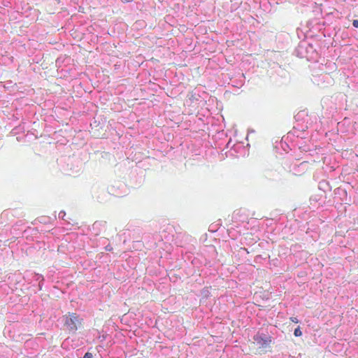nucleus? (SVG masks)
I'll return each mask as SVG.
<instances>
[{
    "label": "nucleus",
    "instance_id": "1",
    "mask_svg": "<svg viewBox=\"0 0 358 358\" xmlns=\"http://www.w3.org/2000/svg\"><path fill=\"white\" fill-rule=\"evenodd\" d=\"M63 320L69 334H75L83 322V319L75 313H68L63 316Z\"/></svg>",
    "mask_w": 358,
    "mask_h": 358
},
{
    "label": "nucleus",
    "instance_id": "2",
    "mask_svg": "<svg viewBox=\"0 0 358 358\" xmlns=\"http://www.w3.org/2000/svg\"><path fill=\"white\" fill-rule=\"evenodd\" d=\"M254 341L259 346L260 352H265L271 348V338L270 336H263L258 334L254 336Z\"/></svg>",
    "mask_w": 358,
    "mask_h": 358
},
{
    "label": "nucleus",
    "instance_id": "3",
    "mask_svg": "<svg viewBox=\"0 0 358 358\" xmlns=\"http://www.w3.org/2000/svg\"><path fill=\"white\" fill-rule=\"evenodd\" d=\"M106 224V221L100 220L96 221L92 224V230L94 235L98 236L101 233V230L105 228Z\"/></svg>",
    "mask_w": 358,
    "mask_h": 358
},
{
    "label": "nucleus",
    "instance_id": "4",
    "mask_svg": "<svg viewBox=\"0 0 358 358\" xmlns=\"http://www.w3.org/2000/svg\"><path fill=\"white\" fill-rule=\"evenodd\" d=\"M110 196V194L104 189H101L96 192L95 197L99 203H105Z\"/></svg>",
    "mask_w": 358,
    "mask_h": 358
},
{
    "label": "nucleus",
    "instance_id": "5",
    "mask_svg": "<svg viewBox=\"0 0 358 358\" xmlns=\"http://www.w3.org/2000/svg\"><path fill=\"white\" fill-rule=\"evenodd\" d=\"M30 275H31L30 280L32 281H34V282L45 281V278H44L43 275L40 273H31L30 274Z\"/></svg>",
    "mask_w": 358,
    "mask_h": 358
},
{
    "label": "nucleus",
    "instance_id": "6",
    "mask_svg": "<svg viewBox=\"0 0 358 358\" xmlns=\"http://www.w3.org/2000/svg\"><path fill=\"white\" fill-rule=\"evenodd\" d=\"M52 218L48 216H41L37 218V220L42 224H47L50 223Z\"/></svg>",
    "mask_w": 358,
    "mask_h": 358
},
{
    "label": "nucleus",
    "instance_id": "7",
    "mask_svg": "<svg viewBox=\"0 0 358 358\" xmlns=\"http://www.w3.org/2000/svg\"><path fill=\"white\" fill-rule=\"evenodd\" d=\"M65 59V57H59L55 61L56 66L57 68H60L62 66V64L64 62Z\"/></svg>",
    "mask_w": 358,
    "mask_h": 358
},
{
    "label": "nucleus",
    "instance_id": "8",
    "mask_svg": "<svg viewBox=\"0 0 358 358\" xmlns=\"http://www.w3.org/2000/svg\"><path fill=\"white\" fill-rule=\"evenodd\" d=\"M294 335L296 337H299L302 335V331H301L299 327H298L297 328L295 329V330L294 331Z\"/></svg>",
    "mask_w": 358,
    "mask_h": 358
},
{
    "label": "nucleus",
    "instance_id": "9",
    "mask_svg": "<svg viewBox=\"0 0 358 358\" xmlns=\"http://www.w3.org/2000/svg\"><path fill=\"white\" fill-rule=\"evenodd\" d=\"M65 215H66L65 211L62 210V211L59 212L58 217H59V219L64 220Z\"/></svg>",
    "mask_w": 358,
    "mask_h": 358
},
{
    "label": "nucleus",
    "instance_id": "10",
    "mask_svg": "<svg viewBox=\"0 0 358 358\" xmlns=\"http://www.w3.org/2000/svg\"><path fill=\"white\" fill-rule=\"evenodd\" d=\"M43 284H44V281H41V282L38 281V282L37 287H38V290H41L42 289Z\"/></svg>",
    "mask_w": 358,
    "mask_h": 358
},
{
    "label": "nucleus",
    "instance_id": "11",
    "mask_svg": "<svg viewBox=\"0 0 358 358\" xmlns=\"http://www.w3.org/2000/svg\"><path fill=\"white\" fill-rule=\"evenodd\" d=\"M83 358H93V355L91 352H87L84 355Z\"/></svg>",
    "mask_w": 358,
    "mask_h": 358
},
{
    "label": "nucleus",
    "instance_id": "12",
    "mask_svg": "<svg viewBox=\"0 0 358 358\" xmlns=\"http://www.w3.org/2000/svg\"><path fill=\"white\" fill-rule=\"evenodd\" d=\"M290 320L292 322H294V323H298L299 322V320L296 317H290Z\"/></svg>",
    "mask_w": 358,
    "mask_h": 358
},
{
    "label": "nucleus",
    "instance_id": "13",
    "mask_svg": "<svg viewBox=\"0 0 358 358\" xmlns=\"http://www.w3.org/2000/svg\"><path fill=\"white\" fill-rule=\"evenodd\" d=\"M352 25L355 28H358V20H354L353 22H352Z\"/></svg>",
    "mask_w": 358,
    "mask_h": 358
},
{
    "label": "nucleus",
    "instance_id": "14",
    "mask_svg": "<svg viewBox=\"0 0 358 358\" xmlns=\"http://www.w3.org/2000/svg\"><path fill=\"white\" fill-rule=\"evenodd\" d=\"M105 248H106V250H107V251H110L112 250V247L109 245L106 246Z\"/></svg>",
    "mask_w": 358,
    "mask_h": 358
},
{
    "label": "nucleus",
    "instance_id": "15",
    "mask_svg": "<svg viewBox=\"0 0 358 358\" xmlns=\"http://www.w3.org/2000/svg\"><path fill=\"white\" fill-rule=\"evenodd\" d=\"M157 325V320L155 321L154 327Z\"/></svg>",
    "mask_w": 358,
    "mask_h": 358
}]
</instances>
